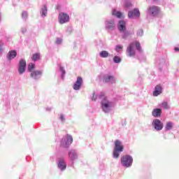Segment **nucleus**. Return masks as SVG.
<instances>
[{
	"mask_svg": "<svg viewBox=\"0 0 179 179\" xmlns=\"http://www.w3.org/2000/svg\"><path fill=\"white\" fill-rule=\"evenodd\" d=\"M99 100H101V107L103 113H108L113 110L115 104L114 102L108 100L104 94L101 93L99 96Z\"/></svg>",
	"mask_w": 179,
	"mask_h": 179,
	"instance_id": "nucleus-1",
	"label": "nucleus"
},
{
	"mask_svg": "<svg viewBox=\"0 0 179 179\" xmlns=\"http://www.w3.org/2000/svg\"><path fill=\"white\" fill-rule=\"evenodd\" d=\"M135 48H136L138 52H142V49H141V43L138 41H135L130 43L127 48V53L129 57L135 56V54H136Z\"/></svg>",
	"mask_w": 179,
	"mask_h": 179,
	"instance_id": "nucleus-2",
	"label": "nucleus"
},
{
	"mask_svg": "<svg viewBox=\"0 0 179 179\" xmlns=\"http://www.w3.org/2000/svg\"><path fill=\"white\" fill-rule=\"evenodd\" d=\"M121 152H124V145H122V141L116 140L115 141V147L113 152V158L118 159Z\"/></svg>",
	"mask_w": 179,
	"mask_h": 179,
	"instance_id": "nucleus-3",
	"label": "nucleus"
},
{
	"mask_svg": "<svg viewBox=\"0 0 179 179\" xmlns=\"http://www.w3.org/2000/svg\"><path fill=\"white\" fill-rule=\"evenodd\" d=\"M134 163V158L129 155H126L121 158V164L123 167L128 169L132 166Z\"/></svg>",
	"mask_w": 179,
	"mask_h": 179,
	"instance_id": "nucleus-4",
	"label": "nucleus"
},
{
	"mask_svg": "<svg viewBox=\"0 0 179 179\" xmlns=\"http://www.w3.org/2000/svg\"><path fill=\"white\" fill-rule=\"evenodd\" d=\"M72 142H73V138H72V136L67 134L62 139L60 146L62 148H68L71 145H72Z\"/></svg>",
	"mask_w": 179,
	"mask_h": 179,
	"instance_id": "nucleus-5",
	"label": "nucleus"
},
{
	"mask_svg": "<svg viewBox=\"0 0 179 179\" xmlns=\"http://www.w3.org/2000/svg\"><path fill=\"white\" fill-rule=\"evenodd\" d=\"M115 20L110 19L105 21V29L109 33L115 30Z\"/></svg>",
	"mask_w": 179,
	"mask_h": 179,
	"instance_id": "nucleus-6",
	"label": "nucleus"
},
{
	"mask_svg": "<svg viewBox=\"0 0 179 179\" xmlns=\"http://www.w3.org/2000/svg\"><path fill=\"white\" fill-rule=\"evenodd\" d=\"M152 127L157 132H159L163 129V122L159 119H154L152 122Z\"/></svg>",
	"mask_w": 179,
	"mask_h": 179,
	"instance_id": "nucleus-7",
	"label": "nucleus"
},
{
	"mask_svg": "<svg viewBox=\"0 0 179 179\" xmlns=\"http://www.w3.org/2000/svg\"><path fill=\"white\" fill-rule=\"evenodd\" d=\"M79 155H78V151L76 150H71L69 152V159L70 160V163H71V166H73V163L78 160Z\"/></svg>",
	"mask_w": 179,
	"mask_h": 179,
	"instance_id": "nucleus-8",
	"label": "nucleus"
},
{
	"mask_svg": "<svg viewBox=\"0 0 179 179\" xmlns=\"http://www.w3.org/2000/svg\"><path fill=\"white\" fill-rule=\"evenodd\" d=\"M160 13V8L156 6H151L148 8V15L150 16H157Z\"/></svg>",
	"mask_w": 179,
	"mask_h": 179,
	"instance_id": "nucleus-9",
	"label": "nucleus"
},
{
	"mask_svg": "<svg viewBox=\"0 0 179 179\" xmlns=\"http://www.w3.org/2000/svg\"><path fill=\"white\" fill-rule=\"evenodd\" d=\"M57 169L60 170V171H65L66 170V162H65V159L64 157H59L57 162Z\"/></svg>",
	"mask_w": 179,
	"mask_h": 179,
	"instance_id": "nucleus-10",
	"label": "nucleus"
},
{
	"mask_svg": "<svg viewBox=\"0 0 179 179\" xmlns=\"http://www.w3.org/2000/svg\"><path fill=\"white\" fill-rule=\"evenodd\" d=\"M58 19L60 24H64L69 22V15L65 13H60Z\"/></svg>",
	"mask_w": 179,
	"mask_h": 179,
	"instance_id": "nucleus-11",
	"label": "nucleus"
},
{
	"mask_svg": "<svg viewBox=\"0 0 179 179\" xmlns=\"http://www.w3.org/2000/svg\"><path fill=\"white\" fill-rule=\"evenodd\" d=\"M83 85V78L82 77L78 76L77 78L76 81L74 83L73 85V89L74 90H80V87Z\"/></svg>",
	"mask_w": 179,
	"mask_h": 179,
	"instance_id": "nucleus-12",
	"label": "nucleus"
},
{
	"mask_svg": "<svg viewBox=\"0 0 179 179\" xmlns=\"http://www.w3.org/2000/svg\"><path fill=\"white\" fill-rule=\"evenodd\" d=\"M141 16V12H139L138 8H134L133 10H129L128 12L129 19H134V17H139Z\"/></svg>",
	"mask_w": 179,
	"mask_h": 179,
	"instance_id": "nucleus-13",
	"label": "nucleus"
},
{
	"mask_svg": "<svg viewBox=\"0 0 179 179\" xmlns=\"http://www.w3.org/2000/svg\"><path fill=\"white\" fill-rule=\"evenodd\" d=\"M26 71V60L21 59L18 65V73L20 75H23Z\"/></svg>",
	"mask_w": 179,
	"mask_h": 179,
	"instance_id": "nucleus-14",
	"label": "nucleus"
},
{
	"mask_svg": "<svg viewBox=\"0 0 179 179\" xmlns=\"http://www.w3.org/2000/svg\"><path fill=\"white\" fill-rule=\"evenodd\" d=\"M43 75V71H33L31 72V78L34 79V80H38Z\"/></svg>",
	"mask_w": 179,
	"mask_h": 179,
	"instance_id": "nucleus-15",
	"label": "nucleus"
},
{
	"mask_svg": "<svg viewBox=\"0 0 179 179\" xmlns=\"http://www.w3.org/2000/svg\"><path fill=\"white\" fill-rule=\"evenodd\" d=\"M103 80L106 82V83H110L111 85H113L115 84L117 80L113 76L107 75L103 77Z\"/></svg>",
	"mask_w": 179,
	"mask_h": 179,
	"instance_id": "nucleus-16",
	"label": "nucleus"
},
{
	"mask_svg": "<svg viewBox=\"0 0 179 179\" xmlns=\"http://www.w3.org/2000/svg\"><path fill=\"white\" fill-rule=\"evenodd\" d=\"M117 29L119 30L120 33L127 30V25L125 21L120 20L117 24Z\"/></svg>",
	"mask_w": 179,
	"mask_h": 179,
	"instance_id": "nucleus-17",
	"label": "nucleus"
},
{
	"mask_svg": "<svg viewBox=\"0 0 179 179\" xmlns=\"http://www.w3.org/2000/svg\"><path fill=\"white\" fill-rule=\"evenodd\" d=\"M17 55V52L16 50H10L8 52L7 55V59L8 61H12V59L16 58V56Z\"/></svg>",
	"mask_w": 179,
	"mask_h": 179,
	"instance_id": "nucleus-18",
	"label": "nucleus"
},
{
	"mask_svg": "<svg viewBox=\"0 0 179 179\" xmlns=\"http://www.w3.org/2000/svg\"><path fill=\"white\" fill-rule=\"evenodd\" d=\"M152 117H155V118H159V117H161L162 115V109L161 108H155L152 110Z\"/></svg>",
	"mask_w": 179,
	"mask_h": 179,
	"instance_id": "nucleus-19",
	"label": "nucleus"
},
{
	"mask_svg": "<svg viewBox=\"0 0 179 179\" xmlns=\"http://www.w3.org/2000/svg\"><path fill=\"white\" fill-rule=\"evenodd\" d=\"M40 13L41 17H45L47 16V13H48V8H47V5H43L41 7Z\"/></svg>",
	"mask_w": 179,
	"mask_h": 179,
	"instance_id": "nucleus-20",
	"label": "nucleus"
},
{
	"mask_svg": "<svg viewBox=\"0 0 179 179\" xmlns=\"http://www.w3.org/2000/svg\"><path fill=\"white\" fill-rule=\"evenodd\" d=\"M120 33L122 34V38H124V40H127L129 36H132V34H134V32L131 31H127V29Z\"/></svg>",
	"mask_w": 179,
	"mask_h": 179,
	"instance_id": "nucleus-21",
	"label": "nucleus"
},
{
	"mask_svg": "<svg viewBox=\"0 0 179 179\" xmlns=\"http://www.w3.org/2000/svg\"><path fill=\"white\" fill-rule=\"evenodd\" d=\"M162 92H163V88L160 85H157L155 88V91L153 92V96L157 97V96L162 94Z\"/></svg>",
	"mask_w": 179,
	"mask_h": 179,
	"instance_id": "nucleus-22",
	"label": "nucleus"
},
{
	"mask_svg": "<svg viewBox=\"0 0 179 179\" xmlns=\"http://www.w3.org/2000/svg\"><path fill=\"white\" fill-rule=\"evenodd\" d=\"M100 58H108L110 57V52L107 50H102L99 52Z\"/></svg>",
	"mask_w": 179,
	"mask_h": 179,
	"instance_id": "nucleus-23",
	"label": "nucleus"
},
{
	"mask_svg": "<svg viewBox=\"0 0 179 179\" xmlns=\"http://www.w3.org/2000/svg\"><path fill=\"white\" fill-rule=\"evenodd\" d=\"M112 15L113 16H116L118 19H121L122 17V13L120 11H117L115 9L113 10Z\"/></svg>",
	"mask_w": 179,
	"mask_h": 179,
	"instance_id": "nucleus-24",
	"label": "nucleus"
},
{
	"mask_svg": "<svg viewBox=\"0 0 179 179\" xmlns=\"http://www.w3.org/2000/svg\"><path fill=\"white\" fill-rule=\"evenodd\" d=\"M173 127H174V123L172 122H168L166 124L165 129L166 131H171V129H173Z\"/></svg>",
	"mask_w": 179,
	"mask_h": 179,
	"instance_id": "nucleus-25",
	"label": "nucleus"
},
{
	"mask_svg": "<svg viewBox=\"0 0 179 179\" xmlns=\"http://www.w3.org/2000/svg\"><path fill=\"white\" fill-rule=\"evenodd\" d=\"M32 61H38V59H40V53H35L32 55L31 57Z\"/></svg>",
	"mask_w": 179,
	"mask_h": 179,
	"instance_id": "nucleus-26",
	"label": "nucleus"
},
{
	"mask_svg": "<svg viewBox=\"0 0 179 179\" xmlns=\"http://www.w3.org/2000/svg\"><path fill=\"white\" fill-rule=\"evenodd\" d=\"M162 107L164 108V110H170V106H169V103L166 101L162 103Z\"/></svg>",
	"mask_w": 179,
	"mask_h": 179,
	"instance_id": "nucleus-27",
	"label": "nucleus"
},
{
	"mask_svg": "<svg viewBox=\"0 0 179 179\" xmlns=\"http://www.w3.org/2000/svg\"><path fill=\"white\" fill-rule=\"evenodd\" d=\"M113 62L115 64H120L121 62V57L120 56H115L113 57Z\"/></svg>",
	"mask_w": 179,
	"mask_h": 179,
	"instance_id": "nucleus-28",
	"label": "nucleus"
},
{
	"mask_svg": "<svg viewBox=\"0 0 179 179\" xmlns=\"http://www.w3.org/2000/svg\"><path fill=\"white\" fill-rule=\"evenodd\" d=\"M36 65L34 64H29V66H28V71L29 72H33V70L34 69Z\"/></svg>",
	"mask_w": 179,
	"mask_h": 179,
	"instance_id": "nucleus-29",
	"label": "nucleus"
},
{
	"mask_svg": "<svg viewBox=\"0 0 179 179\" xmlns=\"http://www.w3.org/2000/svg\"><path fill=\"white\" fill-rule=\"evenodd\" d=\"M124 6L127 8H131L132 3L129 1L126 0L124 1Z\"/></svg>",
	"mask_w": 179,
	"mask_h": 179,
	"instance_id": "nucleus-30",
	"label": "nucleus"
},
{
	"mask_svg": "<svg viewBox=\"0 0 179 179\" xmlns=\"http://www.w3.org/2000/svg\"><path fill=\"white\" fill-rule=\"evenodd\" d=\"M100 96H101V94H100L99 95H97V94H96V93H94L92 100L93 101H96V100H97V99H100Z\"/></svg>",
	"mask_w": 179,
	"mask_h": 179,
	"instance_id": "nucleus-31",
	"label": "nucleus"
},
{
	"mask_svg": "<svg viewBox=\"0 0 179 179\" xmlns=\"http://www.w3.org/2000/svg\"><path fill=\"white\" fill-rule=\"evenodd\" d=\"M29 16V14L27 13V11H23L22 13V17L24 20H26Z\"/></svg>",
	"mask_w": 179,
	"mask_h": 179,
	"instance_id": "nucleus-32",
	"label": "nucleus"
},
{
	"mask_svg": "<svg viewBox=\"0 0 179 179\" xmlns=\"http://www.w3.org/2000/svg\"><path fill=\"white\" fill-rule=\"evenodd\" d=\"M59 71H60V72H62V79H64V76H65V73H66L65 69H64V67L60 66Z\"/></svg>",
	"mask_w": 179,
	"mask_h": 179,
	"instance_id": "nucleus-33",
	"label": "nucleus"
},
{
	"mask_svg": "<svg viewBox=\"0 0 179 179\" xmlns=\"http://www.w3.org/2000/svg\"><path fill=\"white\" fill-rule=\"evenodd\" d=\"M123 48V46L121 45H117L116 47H115V51L117 52H120V50H122Z\"/></svg>",
	"mask_w": 179,
	"mask_h": 179,
	"instance_id": "nucleus-34",
	"label": "nucleus"
},
{
	"mask_svg": "<svg viewBox=\"0 0 179 179\" xmlns=\"http://www.w3.org/2000/svg\"><path fill=\"white\" fill-rule=\"evenodd\" d=\"M137 36L142 37V36H143V29H139L137 31Z\"/></svg>",
	"mask_w": 179,
	"mask_h": 179,
	"instance_id": "nucleus-35",
	"label": "nucleus"
},
{
	"mask_svg": "<svg viewBox=\"0 0 179 179\" xmlns=\"http://www.w3.org/2000/svg\"><path fill=\"white\" fill-rule=\"evenodd\" d=\"M56 44H57V45H59L62 44V38H57L56 39Z\"/></svg>",
	"mask_w": 179,
	"mask_h": 179,
	"instance_id": "nucleus-36",
	"label": "nucleus"
},
{
	"mask_svg": "<svg viewBox=\"0 0 179 179\" xmlns=\"http://www.w3.org/2000/svg\"><path fill=\"white\" fill-rule=\"evenodd\" d=\"M26 31H27V27H22L21 28V32L22 33V34H24V33H26Z\"/></svg>",
	"mask_w": 179,
	"mask_h": 179,
	"instance_id": "nucleus-37",
	"label": "nucleus"
},
{
	"mask_svg": "<svg viewBox=\"0 0 179 179\" xmlns=\"http://www.w3.org/2000/svg\"><path fill=\"white\" fill-rule=\"evenodd\" d=\"M59 118L62 122H64V121H65V117L64 116V115H60Z\"/></svg>",
	"mask_w": 179,
	"mask_h": 179,
	"instance_id": "nucleus-38",
	"label": "nucleus"
},
{
	"mask_svg": "<svg viewBox=\"0 0 179 179\" xmlns=\"http://www.w3.org/2000/svg\"><path fill=\"white\" fill-rule=\"evenodd\" d=\"M175 51H179V48H175Z\"/></svg>",
	"mask_w": 179,
	"mask_h": 179,
	"instance_id": "nucleus-39",
	"label": "nucleus"
},
{
	"mask_svg": "<svg viewBox=\"0 0 179 179\" xmlns=\"http://www.w3.org/2000/svg\"><path fill=\"white\" fill-rule=\"evenodd\" d=\"M1 52H2V48H1V46H0V54H1Z\"/></svg>",
	"mask_w": 179,
	"mask_h": 179,
	"instance_id": "nucleus-40",
	"label": "nucleus"
},
{
	"mask_svg": "<svg viewBox=\"0 0 179 179\" xmlns=\"http://www.w3.org/2000/svg\"><path fill=\"white\" fill-rule=\"evenodd\" d=\"M178 65H179V61H178Z\"/></svg>",
	"mask_w": 179,
	"mask_h": 179,
	"instance_id": "nucleus-41",
	"label": "nucleus"
},
{
	"mask_svg": "<svg viewBox=\"0 0 179 179\" xmlns=\"http://www.w3.org/2000/svg\"><path fill=\"white\" fill-rule=\"evenodd\" d=\"M0 20H1V13H0Z\"/></svg>",
	"mask_w": 179,
	"mask_h": 179,
	"instance_id": "nucleus-42",
	"label": "nucleus"
},
{
	"mask_svg": "<svg viewBox=\"0 0 179 179\" xmlns=\"http://www.w3.org/2000/svg\"><path fill=\"white\" fill-rule=\"evenodd\" d=\"M154 1H156V0H154Z\"/></svg>",
	"mask_w": 179,
	"mask_h": 179,
	"instance_id": "nucleus-43",
	"label": "nucleus"
}]
</instances>
